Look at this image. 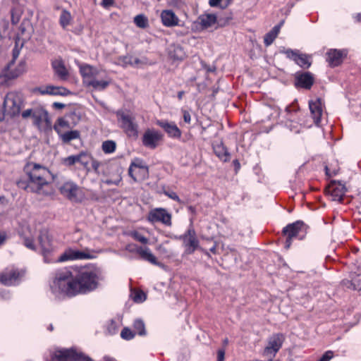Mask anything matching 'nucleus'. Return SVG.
Here are the masks:
<instances>
[{"label": "nucleus", "mask_w": 361, "mask_h": 361, "mask_svg": "<svg viewBox=\"0 0 361 361\" xmlns=\"http://www.w3.org/2000/svg\"><path fill=\"white\" fill-rule=\"evenodd\" d=\"M73 23V18L71 13L63 9L61 11L59 16V24L63 30H68V27Z\"/></svg>", "instance_id": "473e14b6"}, {"label": "nucleus", "mask_w": 361, "mask_h": 361, "mask_svg": "<svg viewBox=\"0 0 361 361\" xmlns=\"http://www.w3.org/2000/svg\"><path fill=\"white\" fill-rule=\"evenodd\" d=\"M121 336L125 340H131L134 338L135 334L128 328H124L121 333Z\"/></svg>", "instance_id": "09e8293b"}, {"label": "nucleus", "mask_w": 361, "mask_h": 361, "mask_svg": "<svg viewBox=\"0 0 361 361\" xmlns=\"http://www.w3.org/2000/svg\"><path fill=\"white\" fill-rule=\"evenodd\" d=\"M297 84L302 87L310 88L313 84V78L310 73H305L296 77Z\"/></svg>", "instance_id": "72a5a7b5"}, {"label": "nucleus", "mask_w": 361, "mask_h": 361, "mask_svg": "<svg viewBox=\"0 0 361 361\" xmlns=\"http://www.w3.org/2000/svg\"><path fill=\"white\" fill-rule=\"evenodd\" d=\"M114 3L113 0H102V5L104 7H109L111 6Z\"/></svg>", "instance_id": "052dcab7"}, {"label": "nucleus", "mask_w": 361, "mask_h": 361, "mask_svg": "<svg viewBox=\"0 0 361 361\" xmlns=\"http://www.w3.org/2000/svg\"><path fill=\"white\" fill-rule=\"evenodd\" d=\"M90 162L92 164V169H94V172L97 173H99V168L101 165V163L99 161L92 159V157H91Z\"/></svg>", "instance_id": "864d4df0"}, {"label": "nucleus", "mask_w": 361, "mask_h": 361, "mask_svg": "<svg viewBox=\"0 0 361 361\" xmlns=\"http://www.w3.org/2000/svg\"><path fill=\"white\" fill-rule=\"evenodd\" d=\"M176 238L183 241L185 255L192 254L199 247V240L192 227L189 228L184 234Z\"/></svg>", "instance_id": "1a4fd4ad"}, {"label": "nucleus", "mask_w": 361, "mask_h": 361, "mask_svg": "<svg viewBox=\"0 0 361 361\" xmlns=\"http://www.w3.org/2000/svg\"><path fill=\"white\" fill-rule=\"evenodd\" d=\"M136 253H137L143 259L153 264H157V258L152 253L149 248L147 247H141L140 248H136Z\"/></svg>", "instance_id": "2f4dec72"}, {"label": "nucleus", "mask_w": 361, "mask_h": 361, "mask_svg": "<svg viewBox=\"0 0 361 361\" xmlns=\"http://www.w3.org/2000/svg\"><path fill=\"white\" fill-rule=\"evenodd\" d=\"M75 276L78 295L94 291L101 286L105 279L102 270L94 265L81 268Z\"/></svg>", "instance_id": "20e7f679"}, {"label": "nucleus", "mask_w": 361, "mask_h": 361, "mask_svg": "<svg viewBox=\"0 0 361 361\" xmlns=\"http://www.w3.org/2000/svg\"><path fill=\"white\" fill-rule=\"evenodd\" d=\"M164 194L168 196L169 198L176 200L177 202H180V198L177 195V194L173 191H164Z\"/></svg>", "instance_id": "5fc2aeb1"}, {"label": "nucleus", "mask_w": 361, "mask_h": 361, "mask_svg": "<svg viewBox=\"0 0 361 361\" xmlns=\"http://www.w3.org/2000/svg\"><path fill=\"white\" fill-rule=\"evenodd\" d=\"M346 192L345 187L341 184H334L331 187V197L333 201L341 202Z\"/></svg>", "instance_id": "c756f323"}, {"label": "nucleus", "mask_w": 361, "mask_h": 361, "mask_svg": "<svg viewBox=\"0 0 361 361\" xmlns=\"http://www.w3.org/2000/svg\"><path fill=\"white\" fill-rule=\"evenodd\" d=\"M51 290L52 293L59 298L78 295L76 276L68 268L58 270L51 284Z\"/></svg>", "instance_id": "7ed1b4c3"}, {"label": "nucleus", "mask_w": 361, "mask_h": 361, "mask_svg": "<svg viewBox=\"0 0 361 361\" xmlns=\"http://www.w3.org/2000/svg\"><path fill=\"white\" fill-rule=\"evenodd\" d=\"M309 107L311 113V116L314 120V123L319 126L321 120V117L323 114V104L322 99L319 98L315 100H311L309 102Z\"/></svg>", "instance_id": "412c9836"}, {"label": "nucleus", "mask_w": 361, "mask_h": 361, "mask_svg": "<svg viewBox=\"0 0 361 361\" xmlns=\"http://www.w3.org/2000/svg\"><path fill=\"white\" fill-rule=\"evenodd\" d=\"M53 106L57 109H63L64 108L65 104L59 102H54Z\"/></svg>", "instance_id": "0e129e2a"}, {"label": "nucleus", "mask_w": 361, "mask_h": 361, "mask_svg": "<svg viewBox=\"0 0 361 361\" xmlns=\"http://www.w3.org/2000/svg\"><path fill=\"white\" fill-rule=\"evenodd\" d=\"M283 342V337L281 334L273 335L268 341L267 345L264 350V355L267 356L268 359H272L281 348Z\"/></svg>", "instance_id": "2eb2a0df"}, {"label": "nucleus", "mask_w": 361, "mask_h": 361, "mask_svg": "<svg viewBox=\"0 0 361 361\" xmlns=\"http://www.w3.org/2000/svg\"><path fill=\"white\" fill-rule=\"evenodd\" d=\"M134 23L140 28H145L148 26V20L144 15H137L134 18Z\"/></svg>", "instance_id": "c03bdc74"}, {"label": "nucleus", "mask_w": 361, "mask_h": 361, "mask_svg": "<svg viewBox=\"0 0 361 361\" xmlns=\"http://www.w3.org/2000/svg\"><path fill=\"white\" fill-rule=\"evenodd\" d=\"M225 352L223 350H219L218 351L217 355V361H224V360Z\"/></svg>", "instance_id": "13d9d810"}, {"label": "nucleus", "mask_w": 361, "mask_h": 361, "mask_svg": "<svg viewBox=\"0 0 361 361\" xmlns=\"http://www.w3.org/2000/svg\"><path fill=\"white\" fill-rule=\"evenodd\" d=\"M51 66L55 74L59 79L66 80L68 78V71L61 59L54 60L51 63Z\"/></svg>", "instance_id": "cd10ccee"}, {"label": "nucleus", "mask_w": 361, "mask_h": 361, "mask_svg": "<svg viewBox=\"0 0 361 361\" xmlns=\"http://www.w3.org/2000/svg\"><path fill=\"white\" fill-rule=\"evenodd\" d=\"M22 47H23V44H21L20 46L19 47L18 42H16V46L13 48V53H12V60L11 61H13V62H15L16 60L18 59Z\"/></svg>", "instance_id": "3c124183"}, {"label": "nucleus", "mask_w": 361, "mask_h": 361, "mask_svg": "<svg viewBox=\"0 0 361 361\" xmlns=\"http://www.w3.org/2000/svg\"><path fill=\"white\" fill-rule=\"evenodd\" d=\"M134 329L136 331V333L140 336L146 335V331L145 327L144 322L140 319H137L134 322L133 324Z\"/></svg>", "instance_id": "a18cd8bd"}, {"label": "nucleus", "mask_w": 361, "mask_h": 361, "mask_svg": "<svg viewBox=\"0 0 361 361\" xmlns=\"http://www.w3.org/2000/svg\"><path fill=\"white\" fill-rule=\"evenodd\" d=\"M59 137L63 142H69L71 140L78 138L80 137V133L78 130H68L61 134Z\"/></svg>", "instance_id": "4c0bfd02"}, {"label": "nucleus", "mask_w": 361, "mask_h": 361, "mask_svg": "<svg viewBox=\"0 0 361 361\" xmlns=\"http://www.w3.org/2000/svg\"><path fill=\"white\" fill-rule=\"evenodd\" d=\"M343 285L348 288L361 290V283H356L353 282V279L351 280L345 279L342 281Z\"/></svg>", "instance_id": "49530a36"}, {"label": "nucleus", "mask_w": 361, "mask_h": 361, "mask_svg": "<svg viewBox=\"0 0 361 361\" xmlns=\"http://www.w3.org/2000/svg\"><path fill=\"white\" fill-rule=\"evenodd\" d=\"M353 279V282L356 283H361V275L355 276Z\"/></svg>", "instance_id": "680f3d73"}, {"label": "nucleus", "mask_w": 361, "mask_h": 361, "mask_svg": "<svg viewBox=\"0 0 361 361\" xmlns=\"http://www.w3.org/2000/svg\"><path fill=\"white\" fill-rule=\"evenodd\" d=\"M36 91L42 95H61L67 96L71 94V92L62 87V86H54V85H46L39 87L36 89Z\"/></svg>", "instance_id": "aec40b11"}, {"label": "nucleus", "mask_w": 361, "mask_h": 361, "mask_svg": "<svg viewBox=\"0 0 361 361\" xmlns=\"http://www.w3.org/2000/svg\"><path fill=\"white\" fill-rule=\"evenodd\" d=\"M348 52L345 49H329L326 52V61L331 67L341 65L347 56Z\"/></svg>", "instance_id": "a211bd4d"}, {"label": "nucleus", "mask_w": 361, "mask_h": 361, "mask_svg": "<svg viewBox=\"0 0 361 361\" xmlns=\"http://www.w3.org/2000/svg\"><path fill=\"white\" fill-rule=\"evenodd\" d=\"M116 148V144L113 140H106L103 142L102 145V149L106 154L113 153Z\"/></svg>", "instance_id": "58836bf2"}, {"label": "nucleus", "mask_w": 361, "mask_h": 361, "mask_svg": "<svg viewBox=\"0 0 361 361\" xmlns=\"http://www.w3.org/2000/svg\"><path fill=\"white\" fill-rule=\"evenodd\" d=\"M233 0H209V4L212 7H219L221 9L226 8Z\"/></svg>", "instance_id": "ea45409f"}, {"label": "nucleus", "mask_w": 361, "mask_h": 361, "mask_svg": "<svg viewBox=\"0 0 361 361\" xmlns=\"http://www.w3.org/2000/svg\"><path fill=\"white\" fill-rule=\"evenodd\" d=\"M334 357V352L327 350L317 361H330Z\"/></svg>", "instance_id": "603ef678"}, {"label": "nucleus", "mask_w": 361, "mask_h": 361, "mask_svg": "<svg viewBox=\"0 0 361 361\" xmlns=\"http://www.w3.org/2000/svg\"><path fill=\"white\" fill-rule=\"evenodd\" d=\"M147 219L152 224L161 222L166 226H171V214L164 208H155L150 210Z\"/></svg>", "instance_id": "f8f14e48"}, {"label": "nucleus", "mask_w": 361, "mask_h": 361, "mask_svg": "<svg viewBox=\"0 0 361 361\" xmlns=\"http://www.w3.org/2000/svg\"><path fill=\"white\" fill-rule=\"evenodd\" d=\"M38 241L42 248L44 262L47 263L51 262V260L48 259L47 255L53 250V246L48 231L46 229H43L40 231L38 236Z\"/></svg>", "instance_id": "f3484780"}, {"label": "nucleus", "mask_w": 361, "mask_h": 361, "mask_svg": "<svg viewBox=\"0 0 361 361\" xmlns=\"http://www.w3.org/2000/svg\"><path fill=\"white\" fill-rule=\"evenodd\" d=\"M356 18L357 21H361V13L357 15Z\"/></svg>", "instance_id": "774afa93"}, {"label": "nucleus", "mask_w": 361, "mask_h": 361, "mask_svg": "<svg viewBox=\"0 0 361 361\" xmlns=\"http://www.w3.org/2000/svg\"><path fill=\"white\" fill-rule=\"evenodd\" d=\"M26 64L24 61H20L17 65L16 61H11L4 70V75L8 79H14L25 71Z\"/></svg>", "instance_id": "dca6fc26"}, {"label": "nucleus", "mask_w": 361, "mask_h": 361, "mask_svg": "<svg viewBox=\"0 0 361 361\" xmlns=\"http://www.w3.org/2000/svg\"><path fill=\"white\" fill-rule=\"evenodd\" d=\"M183 94H184V92H183V91L179 92L178 93V99H181L183 96Z\"/></svg>", "instance_id": "69168bd1"}, {"label": "nucleus", "mask_w": 361, "mask_h": 361, "mask_svg": "<svg viewBox=\"0 0 361 361\" xmlns=\"http://www.w3.org/2000/svg\"><path fill=\"white\" fill-rule=\"evenodd\" d=\"M23 171L27 180H18V188L33 192H39L43 187L49 183L51 173L47 167L34 162H28L24 166Z\"/></svg>", "instance_id": "f257e3e1"}, {"label": "nucleus", "mask_w": 361, "mask_h": 361, "mask_svg": "<svg viewBox=\"0 0 361 361\" xmlns=\"http://www.w3.org/2000/svg\"><path fill=\"white\" fill-rule=\"evenodd\" d=\"M306 231V226L301 221H297L293 224H288L283 229V233L286 236L285 243V248L289 249L291 245L292 240L295 238L299 237L302 238L300 233Z\"/></svg>", "instance_id": "6e6552de"}, {"label": "nucleus", "mask_w": 361, "mask_h": 361, "mask_svg": "<svg viewBox=\"0 0 361 361\" xmlns=\"http://www.w3.org/2000/svg\"><path fill=\"white\" fill-rule=\"evenodd\" d=\"M129 235L134 240L142 244H147L149 242L148 238L142 234L139 231H132L129 233Z\"/></svg>", "instance_id": "a19ab883"}, {"label": "nucleus", "mask_w": 361, "mask_h": 361, "mask_svg": "<svg viewBox=\"0 0 361 361\" xmlns=\"http://www.w3.org/2000/svg\"><path fill=\"white\" fill-rule=\"evenodd\" d=\"M25 105L23 95L20 92H8L4 101V114L0 116V131L11 129L16 123V118L21 116Z\"/></svg>", "instance_id": "f03ea898"}, {"label": "nucleus", "mask_w": 361, "mask_h": 361, "mask_svg": "<svg viewBox=\"0 0 361 361\" xmlns=\"http://www.w3.org/2000/svg\"><path fill=\"white\" fill-rule=\"evenodd\" d=\"M157 124L164 129L170 137H180L181 136V132L180 129L174 123H169L166 121H157Z\"/></svg>", "instance_id": "393cba45"}, {"label": "nucleus", "mask_w": 361, "mask_h": 361, "mask_svg": "<svg viewBox=\"0 0 361 361\" xmlns=\"http://www.w3.org/2000/svg\"><path fill=\"white\" fill-rule=\"evenodd\" d=\"M51 361H92V359L75 348L61 349L54 352Z\"/></svg>", "instance_id": "0eeeda50"}, {"label": "nucleus", "mask_w": 361, "mask_h": 361, "mask_svg": "<svg viewBox=\"0 0 361 361\" xmlns=\"http://www.w3.org/2000/svg\"><path fill=\"white\" fill-rule=\"evenodd\" d=\"M161 22L166 27H173L178 23V18L171 10H164L161 13Z\"/></svg>", "instance_id": "c85d7f7f"}, {"label": "nucleus", "mask_w": 361, "mask_h": 361, "mask_svg": "<svg viewBox=\"0 0 361 361\" xmlns=\"http://www.w3.org/2000/svg\"><path fill=\"white\" fill-rule=\"evenodd\" d=\"M23 243L27 248L35 250V245L34 243V233L32 231L30 227L25 228L20 233Z\"/></svg>", "instance_id": "7c9ffc66"}, {"label": "nucleus", "mask_w": 361, "mask_h": 361, "mask_svg": "<svg viewBox=\"0 0 361 361\" xmlns=\"http://www.w3.org/2000/svg\"><path fill=\"white\" fill-rule=\"evenodd\" d=\"M286 54L289 59L293 60L300 67L307 68L310 66L311 63L309 61L307 55L300 54L298 52L293 50H287Z\"/></svg>", "instance_id": "b1692460"}, {"label": "nucleus", "mask_w": 361, "mask_h": 361, "mask_svg": "<svg viewBox=\"0 0 361 361\" xmlns=\"http://www.w3.org/2000/svg\"><path fill=\"white\" fill-rule=\"evenodd\" d=\"M121 60L123 66L131 65V66H137L140 63V61L139 59H137L136 57H133L132 56H124Z\"/></svg>", "instance_id": "37998d69"}, {"label": "nucleus", "mask_w": 361, "mask_h": 361, "mask_svg": "<svg viewBox=\"0 0 361 361\" xmlns=\"http://www.w3.org/2000/svg\"><path fill=\"white\" fill-rule=\"evenodd\" d=\"M94 256L90 250L85 249L83 250H75L73 248H68L65 252L58 258L56 261L65 262L68 260H78V259H92Z\"/></svg>", "instance_id": "9b49d317"}, {"label": "nucleus", "mask_w": 361, "mask_h": 361, "mask_svg": "<svg viewBox=\"0 0 361 361\" xmlns=\"http://www.w3.org/2000/svg\"><path fill=\"white\" fill-rule=\"evenodd\" d=\"M213 150L216 156L222 161L226 162L231 159V154L221 142L213 144Z\"/></svg>", "instance_id": "a878e982"}, {"label": "nucleus", "mask_w": 361, "mask_h": 361, "mask_svg": "<svg viewBox=\"0 0 361 361\" xmlns=\"http://www.w3.org/2000/svg\"><path fill=\"white\" fill-rule=\"evenodd\" d=\"M156 249L164 257L171 258L175 255V253L172 250L166 247L164 244L159 245Z\"/></svg>", "instance_id": "79ce46f5"}, {"label": "nucleus", "mask_w": 361, "mask_h": 361, "mask_svg": "<svg viewBox=\"0 0 361 361\" xmlns=\"http://www.w3.org/2000/svg\"><path fill=\"white\" fill-rule=\"evenodd\" d=\"M280 29L281 24L275 25L268 33L265 35L264 42L267 47L272 44V42L278 36Z\"/></svg>", "instance_id": "f704fd0d"}, {"label": "nucleus", "mask_w": 361, "mask_h": 361, "mask_svg": "<svg viewBox=\"0 0 361 361\" xmlns=\"http://www.w3.org/2000/svg\"><path fill=\"white\" fill-rule=\"evenodd\" d=\"M233 163H234V165L235 166L236 168H238L239 166H240V164L239 162L238 161V160H234L233 161Z\"/></svg>", "instance_id": "338daca9"}, {"label": "nucleus", "mask_w": 361, "mask_h": 361, "mask_svg": "<svg viewBox=\"0 0 361 361\" xmlns=\"http://www.w3.org/2000/svg\"><path fill=\"white\" fill-rule=\"evenodd\" d=\"M170 56L176 60H183L185 56L183 49L179 45H174L170 50Z\"/></svg>", "instance_id": "e433bc0d"}, {"label": "nucleus", "mask_w": 361, "mask_h": 361, "mask_svg": "<svg viewBox=\"0 0 361 361\" xmlns=\"http://www.w3.org/2000/svg\"><path fill=\"white\" fill-rule=\"evenodd\" d=\"M183 120L185 123H190L191 121V116L190 113L185 110L183 111Z\"/></svg>", "instance_id": "6e6d98bb"}, {"label": "nucleus", "mask_w": 361, "mask_h": 361, "mask_svg": "<svg viewBox=\"0 0 361 361\" xmlns=\"http://www.w3.org/2000/svg\"><path fill=\"white\" fill-rule=\"evenodd\" d=\"M140 246H137L133 244H129L126 246V250L130 252H136V248H140Z\"/></svg>", "instance_id": "4d7b16f0"}, {"label": "nucleus", "mask_w": 361, "mask_h": 361, "mask_svg": "<svg viewBox=\"0 0 361 361\" xmlns=\"http://www.w3.org/2000/svg\"><path fill=\"white\" fill-rule=\"evenodd\" d=\"M19 276L20 274L16 270L6 271L0 275V283L6 286L14 285L18 281Z\"/></svg>", "instance_id": "bb28decb"}, {"label": "nucleus", "mask_w": 361, "mask_h": 361, "mask_svg": "<svg viewBox=\"0 0 361 361\" xmlns=\"http://www.w3.org/2000/svg\"><path fill=\"white\" fill-rule=\"evenodd\" d=\"M84 83L99 91L105 90L111 82V78L106 71L90 65L84 64L80 67Z\"/></svg>", "instance_id": "39448f33"}, {"label": "nucleus", "mask_w": 361, "mask_h": 361, "mask_svg": "<svg viewBox=\"0 0 361 361\" xmlns=\"http://www.w3.org/2000/svg\"><path fill=\"white\" fill-rule=\"evenodd\" d=\"M71 128L70 123L63 118H59L54 126V129L59 135Z\"/></svg>", "instance_id": "c9c22d12"}, {"label": "nucleus", "mask_w": 361, "mask_h": 361, "mask_svg": "<svg viewBox=\"0 0 361 361\" xmlns=\"http://www.w3.org/2000/svg\"><path fill=\"white\" fill-rule=\"evenodd\" d=\"M128 173L135 181H140L148 177V167L142 161L136 160L131 163Z\"/></svg>", "instance_id": "4468645a"}, {"label": "nucleus", "mask_w": 361, "mask_h": 361, "mask_svg": "<svg viewBox=\"0 0 361 361\" xmlns=\"http://www.w3.org/2000/svg\"><path fill=\"white\" fill-rule=\"evenodd\" d=\"M60 192L62 195L67 197L71 200H76L80 192L79 187L73 182L68 181L64 183L60 187Z\"/></svg>", "instance_id": "4be33fe9"}, {"label": "nucleus", "mask_w": 361, "mask_h": 361, "mask_svg": "<svg viewBox=\"0 0 361 361\" xmlns=\"http://www.w3.org/2000/svg\"><path fill=\"white\" fill-rule=\"evenodd\" d=\"M116 115L121 128L126 134L130 137H136L137 135V125L135 122V118L131 114L123 111H118Z\"/></svg>", "instance_id": "9d476101"}, {"label": "nucleus", "mask_w": 361, "mask_h": 361, "mask_svg": "<svg viewBox=\"0 0 361 361\" xmlns=\"http://www.w3.org/2000/svg\"><path fill=\"white\" fill-rule=\"evenodd\" d=\"M146 294L142 290H137L133 293V300L135 302H142L146 300Z\"/></svg>", "instance_id": "de8ad7c7"}, {"label": "nucleus", "mask_w": 361, "mask_h": 361, "mask_svg": "<svg viewBox=\"0 0 361 361\" xmlns=\"http://www.w3.org/2000/svg\"><path fill=\"white\" fill-rule=\"evenodd\" d=\"M91 160V156L85 152H80L78 154H73L61 159L63 165L71 167L76 164H80L83 168L88 169Z\"/></svg>", "instance_id": "ddd939ff"}, {"label": "nucleus", "mask_w": 361, "mask_h": 361, "mask_svg": "<svg viewBox=\"0 0 361 361\" xmlns=\"http://www.w3.org/2000/svg\"><path fill=\"white\" fill-rule=\"evenodd\" d=\"M21 11L18 9H12L11 11V21L13 24H17L20 19Z\"/></svg>", "instance_id": "8fccbe9b"}, {"label": "nucleus", "mask_w": 361, "mask_h": 361, "mask_svg": "<svg viewBox=\"0 0 361 361\" xmlns=\"http://www.w3.org/2000/svg\"><path fill=\"white\" fill-rule=\"evenodd\" d=\"M25 120H31L32 123L40 131L47 132L51 130V120L48 111L39 103L32 104L21 112Z\"/></svg>", "instance_id": "423d86ee"}, {"label": "nucleus", "mask_w": 361, "mask_h": 361, "mask_svg": "<svg viewBox=\"0 0 361 361\" xmlns=\"http://www.w3.org/2000/svg\"><path fill=\"white\" fill-rule=\"evenodd\" d=\"M325 170H326V175L329 176H335L337 173V171H336V170L331 171L330 169L327 166H325Z\"/></svg>", "instance_id": "bf43d9fd"}, {"label": "nucleus", "mask_w": 361, "mask_h": 361, "mask_svg": "<svg viewBox=\"0 0 361 361\" xmlns=\"http://www.w3.org/2000/svg\"><path fill=\"white\" fill-rule=\"evenodd\" d=\"M6 240V234L4 233H0V245L4 244Z\"/></svg>", "instance_id": "e2e57ef3"}, {"label": "nucleus", "mask_w": 361, "mask_h": 361, "mask_svg": "<svg viewBox=\"0 0 361 361\" xmlns=\"http://www.w3.org/2000/svg\"><path fill=\"white\" fill-rule=\"evenodd\" d=\"M160 133L153 130H147L142 138L143 145L147 147L154 149L159 141L161 139Z\"/></svg>", "instance_id": "5701e85b"}, {"label": "nucleus", "mask_w": 361, "mask_h": 361, "mask_svg": "<svg viewBox=\"0 0 361 361\" xmlns=\"http://www.w3.org/2000/svg\"><path fill=\"white\" fill-rule=\"evenodd\" d=\"M216 23V16L214 14L205 13L199 16L193 26L196 30H202L212 27Z\"/></svg>", "instance_id": "6ab92c4d"}]
</instances>
